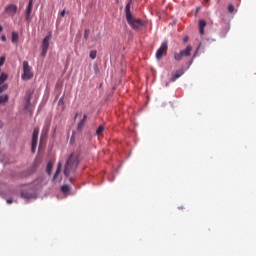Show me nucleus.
<instances>
[{"instance_id": "29", "label": "nucleus", "mask_w": 256, "mask_h": 256, "mask_svg": "<svg viewBox=\"0 0 256 256\" xmlns=\"http://www.w3.org/2000/svg\"><path fill=\"white\" fill-rule=\"evenodd\" d=\"M1 40H2L3 42H6V37H5V35H2V36H1Z\"/></svg>"}, {"instance_id": "17", "label": "nucleus", "mask_w": 256, "mask_h": 256, "mask_svg": "<svg viewBox=\"0 0 256 256\" xmlns=\"http://www.w3.org/2000/svg\"><path fill=\"white\" fill-rule=\"evenodd\" d=\"M18 39H19V34L18 32H12V39H11V42L13 44H16L18 43Z\"/></svg>"}, {"instance_id": "30", "label": "nucleus", "mask_w": 256, "mask_h": 256, "mask_svg": "<svg viewBox=\"0 0 256 256\" xmlns=\"http://www.w3.org/2000/svg\"><path fill=\"white\" fill-rule=\"evenodd\" d=\"M60 16L63 18L65 16V10H63L60 14Z\"/></svg>"}, {"instance_id": "38", "label": "nucleus", "mask_w": 256, "mask_h": 256, "mask_svg": "<svg viewBox=\"0 0 256 256\" xmlns=\"http://www.w3.org/2000/svg\"><path fill=\"white\" fill-rule=\"evenodd\" d=\"M196 57V54L193 56V59Z\"/></svg>"}, {"instance_id": "5", "label": "nucleus", "mask_w": 256, "mask_h": 256, "mask_svg": "<svg viewBox=\"0 0 256 256\" xmlns=\"http://www.w3.org/2000/svg\"><path fill=\"white\" fill-rule=\"evenodd\" d=\"M167 50H168V43L167 41H164L156 52V59L160 61L163 58V56L166 55Z\"/></svg>"}, {"instance_id": "36", "label": "nucleus", "mask_w": 256, "mask_h": 256, "mask_svg": "<svg viewBox=\"0 0 256 256\" xmlns=\"http://www.w3.org/2000/svg\"><path fill=\"white\" fill-rule=\"evenodd\" d=\"M78 116V114L76 113V115H75V119H76V117Z\"/></svg>"}, {"instance_id": "16", "label": "nucleus", "mask_w": 256, "mask_h": 256, "mask_svg": "<svg viewBox=\"0 0 256 256\" xmlns=\"http://www.w3.org/2000/svg\"><path fill=\"white\" fill-rule=\"evenodd\" d=\"M192 46L188 45L185 50H182L181 53L184 57H189L191 55Z\"/></svg>"}, {"instance_id": "37", "label": "nucleus", "mask_w": 256, "mask_h": 256, "mask_svg": "<svg viewBox=\"0 0 256 256\" xmlns=\"http://www.w3.org/2000/svg\"><path fill=\"white\" fill-rule=\"evenodd\" d=\"M179 209H183V206L179 207Z\"/></svg>"}, {"instance_id": "18", "label": "nucleus", "mask_w": 256, "mask_h": 256, "mask_svg": "<svg viewBox=\"0 0 256 256\" xmlns=\"http://www.w3.org/2000/svg\"><path fill=\"white\" fill-rule=\"evenodd\" d=\"M52 168H53V162L52 161H48L47 162V166H46V171H47L48 175H51Z\"/></svg>"}, {"instance_id": "31", "label": "nucleus", "mask_w": 256, "mask_h": 256, "mask_svg": "<svg viewBox=\"0 0 256 256\" xmlns=\"http://www.w3.org/2000/svg\"><path fill=\"white\" fill-rule=\"evenodd\" d=\"M74 134H75V132H73V134H72V137H71V139H70L71 142L74 141Z\"/></svg>"}, {"instance_id": "1", "label": "nucleus", "mask_w": 256, "mask_h": 256, "mask_svg": "<svg viewBox=\"0 0 256 256\" xmlns=\"http://www.w3.org/2000/svg\"><path fill=\"white\" fill-rule=\"evenodd\" d=\"M131 4L132 0H128V3L125 7L126 20L133 30L138 31L141 30L143 26H145V23L140 18L137 19L133 16V14L131 13Z\"/></svg>"}, {"instance_id": "6", "label": "nucleus", "mask_w": 256, "mask_h": 256, "mask_svg": "<svg viewBox=\"0 0 256 256\" xmlns=\"http://www.w3.org/2000/svg\"><path fill=\"white\" fill-rule=\"evenodd\" d=\"M38 135H39V128L35 127L32 134V141H31V150L33 153L36 151V148H37Z\"/></svg>"}, {"instance_id": "14", "label": "nucleus", "mask_w": 256, "mask_h": 256, "mask_svg": "<svg viewBox=\"0 0 256 256\" xmlns=\"http://www.w3.org/2000/svg\"><path fill=\"white\" fill-rule=\"evenodd\" d=\"M105 131V125L104 124H100L96 130V135L98 138L103 136V133Z\"/></svg>"}, {"instance_id": "20", "label": "nucleus", "mask_w": 256, "mask_h": 256, "mask_svg": "<svg viewBox=\"0 0 256 256\" xmlns=\"http://www.w3.org/2000/svg\"><path fill=\"white\" fill-rule=\"evenodd\" d=\"M30 175H31L30 170H25L24 172H21L20 178H21V179H24V178L29 177Z\"/></svg>"}, {"instance_id": "32", "label": "nucleus", "mask_w": 256, "mask_h": 256, "mask_svg": "<svg viewBox=\"0 0 256 256\" xmlns=\"http://www.w3.org/2000/svg\"><path fill=\"white\" fill-rule=\"evenodd\" d=\"M3 32V26L0 25V33Z\"/></svg>"}, {"instance_id": "9", "label": "nucleus", "mask_w": 256, "mask_h": 256, "mask_svg": "<svg viewBox=\"0 0 256 256\" xmlns=\"http://www.w3.org/2000/svg\"><path fill=\"white\" fill-rule=\"evenodd\" d=\"M17 12V6L14 4H9L5 7V13L9 16H14Z\"/></svg>"}, {"instance_id": "28", "label": "nucleus", "mask_w": 256, "mask_h": 256, "mask_svg": "<svg viewBox=\"0 0 256 256\" xmlns=\"http://www.w3.org/2000/svg\"><path fill=\"white\" fill-rule=\"evenodd\" d=\"M12 203H13L12 198H9V199L7 200V204H12Z\"/></svg>"}, {"instance_id": "15", "label": "nucleus", "mask_w": 256, "mask_h": 256, "mask_svg": "<svg viewBox=\"0 0 256 256\" xmlns=\"http://www.w3.org/2000/svg\"><path fill=\"white\" fill-rule=\"evenodd\" d=\"M61 168H62V164H61V162H58V164H57V170H56V172H55V174H54V176H53V181H56V180L58 179V176H59L60 173H61Z\"/></svg>"}, {"instance_id": "4", "label": "nucleus", "mask_w": 256, "mask_h": 256, "mask_svg": "<svg viewBox=\"0 0 256 256\" xmlns=\"http://www.w3.org/2000/svg\"><path fill=\"white\" fill-rule=\"evenodd\" d=\"M50 40H51V34H48L45 36V38L42 41V45H41V50H42L41 56L42 57H45L48 52Z\"/></svg>"}, {"instance_id": "26", "label": "nucleus", "mask_w": 256, "mask_h": 256, "mask_svg": "<svg viewBox=\"0 0 256 256\" xmlns=\"http://www.w3.org/2000/svg\"><path fill=\"white\" fill-rule=\"evenodd\" d=\"M89 34H90L89 29H86L85 32H84V39L85 40H88Z\"/></svg>"}, {"instance_id": "35", "label": "nucleus", "mask_w": 256, "mask_h": 256, "mask_svg": "<svg viewBox=\"0 0 256 256\" xmlns=\"http://www.w3.org/2000/svg\"><path fill=\"white\" fill-rule=\"evenodd\" d=\"M200 11V8H197V12H199Z\"/></svg>"}, {"instance_id": "22", "label": "nucleus", "mask_w": 256, "mask_h": 256, "mask_svg": "<svg viewBox=\"0 0 256 256\" xmlns=\"http://www.w3.org/2000/svg\"><path fill=\"white\" fill-rule=\"evenodd\" d=\"M8 101V95H0V104H4Z\"/></svg>"}, {"instance_id": "25", "label": "nucleus", "mask_w": 256, "mask_h": 256, "mask_svg": "<svg viewBox=\"0 0 256 256\" xmlns=\"http://www.w3.org/2000/svg\"><path fill=\"white\" fill-rule=\"evenodd\" d=\"M228 11H229L230 13H234V11H235V7H234V5H233V4H230V5H229V7H228Z\"/></svg>"}, {"instance_id": "10", "label": "nucleus", "mask_w": 256, "mask_h": 256, "mask_svg": "<svg viewBox=\"0 0 256 256\" xmlns=\"http://www.w3.org/2000/svg\"><path fill=\"white\" fill-rule=\"evenodd\" d=\"M32 9H33V0H29V3L26 8V21L27 22H30V20H31L30 15H31Z\"/></svg>"}, {"instance_id": "19", "label": "nucleus", "mask_w": 256, "mask_h": 256, "mask_svg": "<svg viewBox=\"0 0 256 256\" xmlns=\"http://www.w3.org/2000/svg\"><path fill=\"white\" fill-rule=\"evenodd\" d=\"M183 57H184V56H183V54H182L181 51H180L179 53H177V52L174 53V59H175L176 61H181Z\"/></svg>"}, {"instance_id": "34", "label": "nucleus", "mask_w": 256, "mask_h": 256, "mask_svg": "<svg viewBox=\"0 0 256 256\" xmlns=\"http://www.w3.org/2000/svg\"><path fill=\"white\" fill-rule=\"evenodd\" d=\"M206 3H208L210 0H204Z\"/></svg>"}, {"instance_id": "11", "label": "nucleus", "mask_w": 256, "mask_h": 256, "mask_svg": "<svg viewBox=\"0 0 256 256\" xmlns=\"http://www.w3.org/2000/svg\"><path fill=\"white\" fill-rule=\"evenodd\" d=\"M184 74V70L180 69L175 74H172V77L170 78V82H175L177 79H179Z\"/></svg>"}, {"instance_id": "21", "label": "nucleus", "mask_w": 256, "mask_h": 256, "mask_svg": "<svg viewBox=\"0 0 256 256\" xmlns=\"http://www.w3.org/2000/svg\"><path fill=\"white\" fill-rule=\"evenodd\" d=\"M70 189H71L70 186H67V184H64L63 186H61V191L63 194L69 193Z\"/></svg>"}, {"instance_id": "24", "label": "nucleus", "mask_w": 256, "mask_h": 256, "mask_svg": "<svg viewBox=\"0 0 256 256\" xmlns=\"http://www.w3.org/2000/svg\"><path fill=\"white\" fill-rule=\"evenodd\" d=\"M96 56H97V51L96 50H91L90 53H89L90 59L95 60Z\"/></svg>"}, {"instance_id": "23", "label": "nucleus", "mask_w": 256, "mask_h": 256, "mask_svg": "<svg viewBox=\"0 0 256 256\" xmlns=\"http://www.w3.org/2000/svg\"><path fill=\"white\" fill-rule=\"evenodd\" d=\"M21 197L24 199H31L33 196H32V194H29L28 192H22Z\"/></svg>"}, {"instance_id": "2", "label": "nucleus", "mask_w": 256, "mask_h": 256, "mask_svg": "<svg viewBox=\"0 0 256 256\" xmlns=\"http://www.w3.org/2000/svg\"><path fill=\"white\" fill-rule=\"evenodd\" d=\"M79 161H78V157L75 154H70V156L68 157V159L66 160L65 163V168H64V175L66 177H69L70 174L75 173L77 167H78Z\"/></svg>"}, {"instance_id": "27", "label": "nucleus", "mask_w": 256, "mask_h": 256, "mask_svg": "<svg viewBox=\"0 0 256 256\" xmlns=\"http://www.w3.org/2000/svg\"><path fill=\"white\" fill-rule=\"evenodd\" d=\"M184 43H187L189 41V37L188 36H185L184 39H183Z\"/></svg>"}, {"instance_id": "7", "label": "nucleus", "mask_w": 256, "mask_h": 256, "mask_svg": "<svg viewBox=\"0 0 256 256\" xmlns=\"http://www.w3.org/2000/svg\"><path fill=\"white\" fill-rule=\"evenodd\" d=\"M8 78V75L6 73H2L0 75V94L5 92L8 88V84L4 83Z\"/></svg>"}, {"instance_id": "13", "label": "nucleus", "mask_w": 256, "mask_h": 256, "mask_svg": "<svg viewBox=\"0 0 256 256\" xmlns=\"http://www.w3.org/2000/svg\"><path fill=\"white\" fill-rule=\"evenodd\" d=\"M86 121H87V114H84L83 119L78 124V127H77L78 131H82V129L85 127Z\"/></svg>"}, {"instance_id": "3", "label": "nucleus", "mask_w": 256, "mask_h": 256, "mask_svg": "<svg viewBox=\"0 0 256 256\" xmlns=\"http://www.w3.org/2000/svg\"><path fill=\"white\" fill-rule=\"evenodd\" d=\"M33 77V72L31 71V67L28 64V61H23V74H22V79L24 81H28L32 79Z\"/></svg>"}, {"instance_id": "8", "label": "nucleus", "mask_w": 256, "mask_h": 256, "mask_svg": "<svg viewBox=\"0 0 256 256\" xmlns=\"http://www.w3.org/2000/svg\"><path fill=\"white\" fill-rule=\"evenodd\" d=\"M33 92L28 91L27 92V97H26V104H25V109L29 112L32 113L33 112V107L31 104V97H32Z\"/></svg>"}, {"instance_id": "33", "label": "nucleus", "mask_w": 256, "mask_h": 256, "mask_svg": "<svg viewBox=\"0 0 256 256\" xmlns=\"http://www.w3.org/2000/svg\"><path fill=\"white\" fill-rule=\"evenodd\" d=\"M0 129H3V123L0 121Z\"/></svg>"}, {"instance_id": "12", "label": "nucleus", "mask_w": 256, "mask_h": 256, "mask_svg": "<svg viewBox=\"0 0 256 256\" xmlns=\"http://www.w3.org/2000/svg\"><path fill=\"white\" fill-rule=\"evenodd\" d=\"M206 25H207V23H206L205 20H200V21H199V31H200V34H201L202 36L205 35V30H204V29H205Z\"/></svg>"}]
</instances>
